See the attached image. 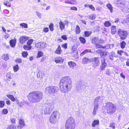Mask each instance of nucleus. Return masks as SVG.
<instances>
[{"mask_svg":"<svg viewBox=\"0 0 129 129\" xmlns=\"http://www.w3.org/2000/svg\"><path fill=\"white\" fill-rule=\"evenodd\" d=\"M126 42L124 41H122L120 43V46L122 49L124 48L126 45Z\"/></svg>","mask_w":129,"mask_h":129,"instance_id":"32","label":"nucleus"},{"mask_svg":"<svg viewBox=\"0 0 129 129\" xmlns=\"http://www.w3.org/2000/svg\"><path fill=\"white\" fill-rule=\"evenodd\" d=\"M89 8L92 11H95V8L92 5H90Z\"/></svg>","mask_w":129,"mask_h":129,"instance_id":"55","label":"nucleus"},{"mask_svg":"<svg viewBox=\"0 0 129 129\" xmlns=\"http://www.w3.org/2000/svg\"><path fill=\"white\" fill-rule=\"evenodd\" d=\"M30 101L32 102H37L38 101H37L35 98L32 97L30 99Z\"/></svg>","mask_w":129,"mask_h":129,"instance_id":"57","label":"nucleus"},{"mask_svg":"<svg viewBox=\"0 0 129 129\" xmlns=\"http://www.w3.org/2000/svg\"><path fill=\"white\" fill-rule=\"evenodd\" d=\"M17 42L16 39H12L10 41L9 44L10 46L13 48L16 45Z\"/></svg>","mask_w":129,"mask_h":129,"instance_id":"17","label":"nucleus"},{"mask_svg":"<svg viewBox=\"0 0 129 129\" xmlns=\"http://www.w3.org/2000/svg\"><path fill=\"white\" fill-rule=\"evenodd\" d=\"M71 9L72 10H77V8L75 7H71Z\"/></svg>","mask_w":129,"mask_h":129,"instance_id":"59","label":"nucleus"},{"mask_svg":"<svg viewBox=\"0 0 129 129\" xmlns=\"http://www.w3.org/2000/svg\"><path fill=\"white\" fill-rule=\"evenodd\" d=\"M46 92L50 94H53L55 92L54 88L53 87L48 86L45 89Z\"/></svg>","mask_w":129,"mask_h":129,"instance_id":"9","label":"nucleus"},{"mask_svg":"<svg viewBox=\"0 0 129 129\" xmlns=\"http://www.w3.org/2000/svg\"><path fill=\"white\" fill-rule=\"evenodd\" d=\"M20 26L22 28H27L28 25L26 23H22L20 24Z\"/></svg>","mask_w":129,"mask_h":129,"instance_id":"41","label":"nucleus"},{"mask_svg":"<svg viewBox=\"0 0 129 129\" xmlns=\"http://www.w3.org/2000/svg\"><path fill=\"white\" fill-rule=\"evenodd\" d=\"M44 114H49L51 112L50 111L49 109V108H46L44 110Z\"/></svg>","mask_w":129,"mask_h":129,"instance_id":"40","label":"nucleus"},{"mask_svg":"<svg viewBox=\"0 0 129 129\" xmlns=\"http://www.w3.org/2000/svg\"><path fill=\"white\" fill-rule=\"evenodd\" d=\"M109 127H111L113 129H115V123L113 122L111 123L109 125Z\"/></svg>","mask_w":129,"mask_h":129,"instance_id":"47","label":"nucleus"},{"mask_svg":"<svg viewBox=\"0 0 129 129\" xmlns=\"http://www.w3.org/2000/svg\"><path fill=\"white\" fill-rule=\"evenodd\" d=\"M72 86L71 80L64 78L60 81L59 88L62 92H67L70 90Z\"/></svg>","mask_w":129,"mask_h":129,"instance_id":"1","label":"nucleus"},{"mask_svg":"<svg viewBox=\"0 0 129 129\" xmlns=\"http://www.w3.org/2000/svg\"><path fill=\"white\" fill-rule=\"evenodd\" d=\"M8 111L7 109H3L2 111V113L4 114H7L8 113Z\"/></svg>","mask_w":129,"mask_h":129,"instance_id":"56","label":"nucleus"},{"mask_svg":"<svg viewBox=\"0 0 129 129\" xmlns=\"http://www.w3.org/2000/svg\"><path fill=\"white\" fill-rule=\"evenodd\" d=\"M29 97H41L43 96L42 93L38 91H33L29 94Z\"/></svg>","mask_w":129,"mask_h":129,"instance_id":"6","label":"nucleus"},{"mask_svg":"<svg viewBox=\"0 0 129 129\" xmlns=\"http://www.w3.org/2000/svg\"><path fill=\"white\" fill-rule=\"evenodd\" d=\"M126 65L127 66H129V59H127V60L126 62Z\"/></svg>","mask_w":129,"mask_h":129,"instance_id":"64","label":"nucleus"},{"mask_svg":"<svg viewBox=\"0 0 129 129\" xmlns=\"http://www.w3.org/2000/svg\"><path fill=\"white\" fill-rule=\"evenodd\" d=\"M13 68V71L15 72H17L19 69V67L18 64H16L14 66Z\"/></svg>","mask_w":129,"mask_h":129,"instance_id":"36","label":"nucleus"},{"mask_svg":"<svg viewBox=\"0 0 129 129\" xmlns=\"http://www.w3.org/2000/svg\"><path fill=\"white\" fill-rule=\"evenodd\" d=\"M96 52L101 56H105L107 55L108 53L107 51H103L102 49H98L96 51Z\"/></svg>","mask_w":129,"mask_h":129,"instance_id":"13","label":"nucleus"},{"mask_svg":"<svg viewBox=\"0 0 129 129\" xmlns=\"http://www.w3.org/2000/svg\"><path fill=\"white\" fill-rule=\"evenodd\" d=\"M5 103L4 101H0V107L3 108L4 106Z\"/></svg>","mask_w":129,"mask_h":129,"instance_id":"48","label":"nucleus"},{"mask_svg":"<svg viewBox=\"0 0 129 129\" xmlns=\"http://www.w3.org/2000/svg\"><path fill=\"white\" fill-rule=\"evenodd\" d=\"M98 104H96L94 106V107L93 110H96L98 109Z\"/></svg>","mask_w":129,"mask_h":129,"instance_id":"60","label":"nucleus"},{"mask_svg":"<svg viewBox=\"0 0 129 129\" xmlns=\"http://www.w3.org/2000/svg\"><path fill=\"white\" fill-rule=\"evenodd\" d=\"M60 114L58 111H55L51 114L49 117V120L52 124H54L56 123L58 119L59 118Z\"/></svg>","mask_w":129,"mask_h":129,"instance_id":"2","label":"nucleus"},{"mask_svg":"<svg viewBox=\"0 0 129 129\" xmlns=\"http://www.w3.org/2000/svg\"><path fill=\"white\" fill-rule=\"evenodd\" d=\"M65 125H76L75 120L72 117H69L66 121Z\"/></svg>","mask_w":129,"mask_h":129,"instance_id":"7","label":"nucleus"},{"mask_svg":"<svg viewBox=\"0 0 129 129\" xmlns=\"http://www.w3.org/2000/svg\"><path fill=\"white\" fill-rule=\"evenodd\" d=\"M75 32L76 35H78L80 33L81 30L79 25H77L76 26L75 29Z\"/></svg>","mask_w":129,"mask_h":129,"instance_id":"21","label":"nucleus"},{"mask_svg":"<svg viewBox=\"0 0 129 129\" xmlns=\"http://www.w3.org/2000/svg\"><path fill=\"white\" fill-rule=\"evenodd\" d=\"M61 38L64 40L66 41L67 40V38L66 35H63L61 36Z\"/></svg>","mask_w":129,"mask_h":129,"instance_id":"54","label":"nucleus"},{"mask_svg":"<svg viewBox=\"0 0 129 129\" xmlns=\"http://www.w3.org/2000/svg\"><path fill=\"white\" fill-rule=\"evenodd\" d=\"M95 48L96 49L102 48L106 49V46L105 45L103 46L97 43L95 45Z\"/></svg>","mask_w":129,"mask_h":129,"instance_id":"22","label":"nucleus"},{"mask_svg":"<svg viewBox=\"0 0 129 129\" xmlns=\"http://www.w3.org/2000/svg\"><path fill=\"white\" fill-rule=\"evenodd\" d=\"M98 42L102 44L104 42V41H101L99 39L98 37H94L91 39V42L94 44L95 45Z\"/></svg>","mask_w":129,"mask_h":129,"instance_id":"10","label":"nucleus"},{"mask_svg":"<svg viewBox=\"0 0 129 129\" xmlns=\"http://www.w3.org/2000/svg\"><path fill=\"white\" fill-rule=\"evenodd\" d=\"M111 33L112 35L116 34L117 32L116 27L115 25H112L110 28Z\"/></svg>","mask_w":129,"mask_h":129,"instance_id":"18","label":"nucleus"},{"mask_svg":"<svg viewBox=\"0 0 129 129\" xmlns=\"http://www.w3.org/2000/svg\"><path fill=\"white\" fill-rule=\"evenodd\" d=\"M105 107L106 108L107 113L109 114L114 112L116 110L115 106L111 102H109L106 103Z\"/></svg>","mask_w":129,"mask_h":129,"instance_id":"3","label":"nucleus"},{"mask_svg":"<svg viewBox=\"0 0 129 129\" xmlns=\"http://www.w3.org/2000/svg\"><path fill=\"white\" fill-rule=\"evenodd\" d=\"M101 63L100 66V70L102 71L104 70L107 66V64L106 62V59L103 58L101 60Z\"/></svg>","mask_w":129,"mask_h":129,"instance_id":"12","label":"nucleus"},{"mask_svg":"<svg viewBox=\"0 0 129 129\" xmlns=\"http://www.w3.org/2000/svg\"><path fill=\"white\" fill-rule=\"evenodd\" d=\"M54 24L52 23H51L50 24L49 27L50 31H53L54 30Z\"/></svg>","mask_w":129,"mask_h":129,"instance_id":"42","label":"nucleus"},{"mask_svg":"<svg viewBox=\"0 0 129 129\" xmlns=\"http://www.w3.org/2000/svg\"><path fill=\"white\" fill-rule=\"evenodd\" d=\"M92 67L95 68L99 66L100 64L99 58V57H94L92 58Z\"/></svg>","mask_w":129,"mask_h":129,"instance_id":"5","label":"nucleus"},{"mask_svg":"<svg viewBox=\"0 0 129 129\" xmlns=\"http://www.w3.org/2000/svg\"><path fill=\"white\" fill-rule=\"evenodd\" d=\"M4 4L8 7H10L11 6V4L8 1H5L4 2Z\"/></svg>","mask_w":129,"mask_h":129,"instance_id":"31","label":"nucleus"},{"mask_svg":"<svg viewBox=\"0 0 129 129\" xmlns=\"http://www.w3.org/2000/svg\"><path fill=\"white\" fill-rule=\"evenodd\" d=\"M62 51L60 45H58V47L54 51V52L56 54L59 55L61 54Z\"/></svg>","mask_w":129,"mask_h":129,"instance_id":"20","label":"nucleus"},{"mask_svg":"<svg viewBox=\"0 0 129 129\" xmlns=\"http://www.w3.org/2000/svg\"><path fill=\"white\" fill-rule=\"evenodd\" d=\"M124 21L126 23H127L129 22V18L127 17L126 18V19H125L124 20Z\"/></svg>","mask_w":129,"mask_h":129,"instance_id":"61","label":"nucleus"},{"mask_svg":"<svg viewBox=\"0 0 129 129\" xmlns=\"http://www.w3.org/2000/svg\"><path fill=\"white\" fill-rule=\"evenodd\" d=\"M43 31L45 33H47L49 31V29L48 27H44L43 29Z\"/></svg>","mask_w":129,"mask_h":129,"instance_id":"53","label":"nucleus"},{"mask_svg":"<svg viewBox=\"0 0 129 129\" xmlns=\"http://www.w3.org/2000/svg\"><path fill=\"white\" fill-rule=\"evenodd\" d=\"M23 48L25 50H28L31 49L32 46H31L28 45H25L23 46Z\"/></svg>","mask_w":129,"mask_h":129,"instance_id":"23","label":"nucleus"},{"mask_svg":"<svg viewBox=\"0 0 129 129\" xmlns=\"http://www.w3.org/2000/svg\"><path fill=\"white\" fill-rule=\"evenodd\" d=\"M91 50L86 49L82 51L81 54V55H83L84 54L89 52H91Z\"/></svg>","mask_w":129,"mask_h":129,"instance_id":"29","label":"nucleus"},{"mask_svg":"<svg viewBox=\"0 0 129 129\" xmlns=\"http://www.w3.org/2000/svg\"><path fill=\"white\" fill-rule=\"evenodd\" d=\"M119 21V19L118 18H117L115 19L114 22L115 23H117Z\"/></svg>","mask_w":129,"mask_h":129,"instance_id":"63","label":"nucleus"},{"mask_svg":"<svg viewBox=\"0 0 129 129\" xmlns=\"http://www.w3.org/2000/svg\"><path fill=\"white\" fill-rule=\"evenodd\" d=\"M68 64L70 67L72 69L76 67L77 65L75 62L72 61L68 62Z\"/></svg>","mask_w":129,"mask_h":129,"instance_id":"19","label":"nucleus"},{"mask_svg":"<svg viewBox=\"0 0 129 129\" xmlns=\"http://www.w3.org/2000/svg\"><path fill=\"white\" fill-rule=\"evenodd\" d=\"M12 101L14 102L16 101L17 102H18V101L16 98L14 97H8Z\"/></svg>","mask_w":129,"mask_h":129,"instance_id":"50","label":"nucleus"},{"mask_svg":"<svg viewBox=\"0 0 129 129\" xmlns=\"http://www.w3.org/2000/svg\"><path fill=\"white\" fill-rule=\"evenodd\" d=\"M10 121L12 124L16 123V119L15 118L11 117L10 118Z\"/></svg>","mask_w":129,"mask_h":129,"instance_id":"44","label":"nucleus"},{"mask_svg":"<svg viewBox=\"0 0 129 129\" xmlns=\"http://www.w3.org/2000/svg\"><path fill=\"white\" fill-rule=\"evenodd\" d=\"M47 59V58L46 56H44L41 58L40 61V62L41 63L45 61Z\"/></svg>","mask_w":129,"mask_h":129,"instance_id":"45","label":"nucleus"},{"mask_svg":"<svg viewBox=\"0 0 129 129\" xmlns=\"http://www.w3.org/2000/svg\"><path fill=\"white\" fill-rule=\"evenodd\" d=\"M117 33L118 35L120 37V39L122 40L125 39L128 35V33L127 31L123 30L121 29L118 30Z\"/></svg>","mask_w":129,"mask_h":129,"instance_id":"4","label":"nucleus"},{"mask_svg":"<svg viewBox=\"0 0 129 129\" xmlns=\"http://www.w3.org/2000/svg\"><path fill=\"white\" fill-rule=\"evenodd\" d=\"M91 31H84V36L86 37L89 36L92 34Z\"/></svg>","mask_w":129,"mask_h":129,"instance_id":"27","label":"nucleus"},{"mask_svg":"<svg viewBox=\"0 0 129 129\" xmlns=\"http://www.w3.org/2000/svg\"><path fill=\"white\" fill-rule=\"evenodd\" d=\"M29 39L28 37L25 36H23L20 37L19 40L20 43L22 44L25 43Z\"/></svg>","mask_w":129,"mask_h":129,"instance_id":"11","label":"nucleus"},{"mask_svg":"<svg viewBox=\"0 0 129 129\" xmlns=\"http://www.w3.org/2000/svg\"><path fill=\"white\" fill-rule=\"evenodd\" d=\"M5 35L4 36V38L5 39H7L10 37V35L9 34L6 33H5Z\"/></svg>","mask_w":129,"mask_h":129,"instance_id":"58","label":"nucleus"},{"mask_svg":"<svg viewBox=\"0 0 129 129\" xmlns=\"http://www.w3.org/2000/svg\"><path fill=\"white\" fill-rule=\"evenodd\" d=\"M36 14H37V16H38L39 17H41V14L40 13L38 12H37L36 13Z\"/></svg>","mask_w":129,"mask_h":129,"instance_id":"62","label":"nucleus"},{"mask_svg":"<svg viewBox=\"0 0 129 129\" xmlns=\"http://www.w3.org/2000/svg\"><path fill=\"white\" fill-rule=\"evenodd\" d=\"M89 18L90 19L92 20H94L95 19V15L93 14L90 15L89 16Z\"/></svg>","mask_w":129,"mask_h":129,"instance_id":"49","label":"nucleus"},{"mask_svg":"<svg viewBox=\"0 0 129 129\" xmlns=\"http://www.w3.org/2000/svg\"><path fill=\"white\" fill-rule=\"evenodd\" d=\"M106 6L110 10L111 12L112 13L113 11V9L111 5L109 3L107 4Z\"/></svg>","mask_w":129,"mask_h":129,"instance_id":"38","label":"nucleus"},{"mask_svg":"<svg viewBox=\"0 0 129 129\" xmlns=\"http://www.w3.org/2000/svg\"><path fill=\"white\" fill-rule=\"evenodd\" d=\"M34 41V40L32 39H31L28 40L26 44L28 45L31 46V45L32 44Z\"/></svg>","mask_w":129,"mask_h":129,"instance_id":"43","label":"nucleus"},{"mask_svg":"<svg viewBox=\"0 0 129 129\" xmlns=\"http://www.w3.org/2000/svg\"><path fill=\"white\" fill-rule=\"evenodd\" d=\"M25 126V124L24 120L23 119L20 118L19 120L18 127L21 129Z\"/></svg>","mask_w":129,"mask_h":129,"instance_id":"15","label":"nucleus"},{"mask_svg":"<svg viewBox=\"0 0 129 129\" xmlns=\"http://www.w3.org/2000/svg\"><path fill=\"white\" fill-rule=\"evenodd\" d=\"M21 54L23 57L26 58L28 55V53L27 51H22Z\"/></svg>","mask_w":129,"mask_h":129,"instance_id":"39","label":"nucleus"},{"mask_svg":"<svg viewBox=\"0 0 129 129\" xmlns=\"http://www.w3.org/2000/svg\"><path fill=\"white\" fill-rule=\"evenodd\" d=\"M43 53L41 51H39L37 53L36 57L37 58H40L43 56Z\"/></svg>","mask_w":129,"mask_h":129,"instance_id":"35","label":"nucleus"},{"mask_svg":"<svg viewBox=\"0 0 129 129\" xmlns=\"http://www.w3.org/2000/svg\"><path fill=\"white\" fill-rule=\"evenodd\" d=\"M69 22L67 20H65L64 23L62 21H60L59 23V27L61 30L64 29L65 28V25L68 26L69 24Z\"/></svg>","mask_w":129,"mask_h":129,"instance_id":"8","label":"nucleus"},{"mask_svg":"<svg viewBox=\"0 0 129 129\" xmlns=\"http://www.w3.org/2000/svg\"><path fill=\"white\" fill-rule=\"evenodd\" d=\"M36 46L37 48H43L46 47V44L44 42H39L37 43Z\"/></svg>","mask_w":129,"mask_h":129,"instance_id":"16","label":"nucleus"},{"mask_svg":"<svg viewBox=\"0 0 129 129\" xmlns=\"http://www.w3.org/2000/svg\"><path fill=\"white\" fill-rule=\"evenodd\" d=\"M123 53H124V51L122 50H118L117 51V54L120 56H122Z\"/></svg>","mask_w":129,"mask_h":129,"instance_id":"46","label":"nucleus"},{"mask_svg":"<svg viewBox=\"0 0 129 129\" xmlns=\"http://www.w3.org/2000/svg\"><path fill=\"white\" fill-rule=\"evenodd\" d=\"M64 59L62 57L58 56L54 58V61L56 63H63Z\"/></svg>","mask_w":129,"mask_h":129,"instance_id":"14","label":"nucleus"},{"mask_svg":"<svg viewBox=\"0 0 129 129\" xmlns=\"http://www.w3.org/2000/svg\"><path fill=\"white\" fill-rule=\"evenodd\" d=\"M79 39L81 43L84 44L86 43V40L84 37H79Z\"/></svg>","mask_w":129,"mask_h":129,"instance_id":"28","label":"nucleus"},{"mask_svg":"<svg viewBox=\"0 0 129 129\" xmlns=\"http://www.w3.org/2000/svg\"><path fill=\"white\" fill-rule=\"evenodd\" d=\"M76 2V1L75 0H67L66 1L65 3L67 4H74Z\"/></svg>","mask_w":129,"mask_h":129,"instance_id":"37","label":"nucleus"},{"mask_svg":"<svg viewBox=\"0 0 129 129\" xmlns=\"http://www.w3.org/2000/svg\"><path fill=\"white\" fill-rule=\"evenodd\" d=\"M2 57L3 59L5 61L7 60L9 58V56L8 54H3L2 56Z\"/></svg>","mask_w":129,"mask_h":129,"instance_id":"30","label":"nucleus"},{"mask_svg":"<svg viewBox=\"0 0 129 129\" xmlns=\"http://www.w3.org/2000/svg\"><path fill=\"white\" fill-rule=\"evenodd\" d=\"M99 121L98 119L94 120L92 123V127H95L96 125L99 124Z\"/></svg>","mask_w":129,"mask_h":129,"instance_id":"26","label":"nucleus"},{"mask_svg":"<svg viewBox=\"0 0 129 129\" xmlns=\"http://www.w3.org/2000/svg\"><path fill=\"white\" fill-rule=\"evenodd\" d=\"M67 44H68L67 43H65L64 44H62L61 45V46L62 48L65 49H67L68 48Z\"/></svg>","mask_w":129,"mask_h":129,"instance_id":"51","label":"nucleus"},{"mask_svg":"<svg viewBox=\"0 0 129 129\" xmlns=\"http://www.w3.org/2000/svg\"><path fill=\"white\" fill-rule=\"evenodd\" d=\"M89 61L90 60L88 58L84 57L82 59V62L83 64H86L89 62Z\"/></svg>","mask_w":129,"mask_h":129,"instance_id":"25","label":"nucleus"},{"mask_svg":"<svg viewBox=\"0 0 129 129\" xmlns=\"http://www.w3.org/2000/svg\"><path fill=\"white\" fill-rule=\"evenodd\" d=\"M104 26L106 27H109L111 25V23L109 21H106L104 23Z\"/></svg>","mask_w":129,"mask_h":129,"instance_id":"34","label":"nucleus"},{"mask_svg":"<svg viewBox=\"0 0 129 129\" xmlns=\"http://www.w3.org/2000/svg\"><path fill=\"white\" fill-rule=\"evenodd\" d=\"M15 62L17 63H20L22 62V59L21 58H17L15 60Z\"/></svg>","mask_w":129,"mask_h":129,"instance_id":"52","label":"nucleus"},{"mask_svg":"<svg viewBox=\"0 0 129 129\" xmlns=\"http://www.w3.org/2000/svg\"><path fill=\"white\" fill-rule=\"evenodd\" d=\"M6 129H16V126L15 125L11 124L8 126Z\"/></svg>","mask_w":129,"mask_h":129,"instance_id":"33","label":"nucleus"},{"mask_svg":"<svg viewBox=\"0 0 129 129\" xmlns=\"http://www.w3.org/2000/svg\"><path fill=\"white\" fill-rule=\"evenodd\" d=\"M76 125H65V129H75Z\"/></svg>","mask_w":129,"mask_h":129,"instance_id":"24","label":"nucleus"}]
</instances>
